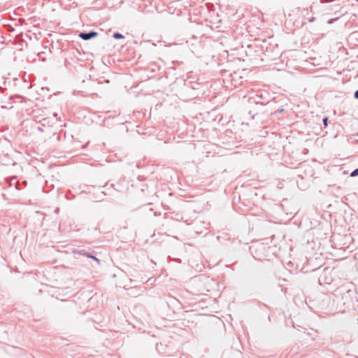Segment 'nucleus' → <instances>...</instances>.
Instances as JSON below:
<instances>
[{
    "instance_id": "nucleus-6",
    "label": "nucleus",
    "mask_w": 358,
    "mask_h": 358,
    "mask_svg": "<svg viewBox=\"0 0 358 358\" xmlns=\"http://www.w3.org/2000/svg\"><path fill=\"white\" fill-rule=\"evenodd\" d=\"M322 123L324 127H327L328 126L329 123V118L327 117H324L322 119Z\"/></svg>"
},
{
    "instance_id": "nucleus-11",
    "label": "nucleus",
    "mask_w": 358,
    "mask_h": 358,
    "mask_svg": "<svg viewBox=\"0 0 358 358\" xmlns=\"http://www.w3.org/2000/svg\"><path fill=\"white\" fill-rule=\"evenodd\" d=\"M111 187H113V188H114V189H115V190H117V191H118V192H121V191H122V189H117V188H115V186H114V185H113V184L111 185Z\"/></svg>"
},
{
    "instance_id": "nucleus-5",
    "label": "nucleus",
    "mask_w": 358,
    "mask_h": 358,
    "mask_svg": "<svg viewBox=\"0 0 358 358\" xmlns=\"http://www.w3.org/2000/svg\"><path fill=\"white\" fill-rule=\"evenodd\" d=\"M107 194H108L106 192H105V191H102V192H101V194H100L98 196H96V199L97 200H99V201H101V200H103V196H106V195H107Z\"/></svg>"
},
{
    "instance_id": "nucleus-13",
    "label": "nucleus",
    "mask_w": 358,
    "mask_h": 358,
    "mask_svg": "<svg viewBox=\"0 0 358 358\" xmlns=\"http://www.w3.org/2000/svg\"><path fill=\"white\" fill-rule=\"evenodd\" d=\"M256 106L258 107V106H262V105L259 106L258 103H256Z\"/></svg>"
},
{
    "instance_id": "nucleus-12",
    "label": "nucleus",
    "mask_w": 358,
    "mask_h": 358,
    "mask_svg": "<svg viewBox=\"0 0 358 358\" xmlns=\"http://www.w3.org/2000/svg\"><path fill=\"white\" fill-rule=\"evenodd\" d=\"M257 115V113H255V114H252V118H254V117H255V115Z\"/></svg>"
},
{
    "instance_id": "nucleus-1",
    "label": "nucleus",
    "mask_w": 358,
    "mask_h": 358,
    "mask_svg": "<svg viewBox=\"0 0 358 358\" xmlns=\"http://www.w3.org/2000/svg\"><path fill=\"white\" fill-rule=\"evenodd\" d=\"M74 256L82 255L87 258L94 259L98 265L100 264V260L94 255V251H92L90 248H76L73 250Z\"/></svg>"
},
{
    "instance_id": "nucleus-14",
    "label": "nucleus",
    "mask_w": 358,
    "mask_h": 358,
    "mask_svg": "<svg viewBox=\"0 0 358 358\" xmlns=\"http://www.w3.org/2000/svg\"><path fill=\"white\" fill-rule=\"evenodd\" d=\"M357 1H358V0H356Z\"/></svg>"
},
{
    "instance_id": "nucleus-15",
    "label": "nucleus",
    "mask_w": 358,
    "mask_h": 358,
    "mask_svg": "<svg viewBox=\"0 0 358 358\" xmlns=\"http://www.w3.org/2000/svg\"><path fill=\"white\" fill-rule=\"evenodd\" d=\"M357 136H358V132H357Z\"/></svg>"
},
{
    "instance_id": "nucleus-8",
    "label": "nucleus",
    "mask_w": 358,
    "mask_h": 358,
    "mask_svg": "<svg viewBox=\"0 0 358 358\" xmlns=\"http://www.w3.org/2000/svg\"><path fill=\"white\" fill-rule=\"evenodd\" d=\"M337 20H338V17L329 19V20L327 21V23H328V24H332V23H334L335 21H336Z\"/></svg>"
},
{
    "instance_id": "nucleus-2",
    "label": "nucleus",
    "mask_w": 358,
    "mask_h": 358,
    "mask_svg": "<svg viewBox=\"0 0 358 358\" xmlns=\"http://www.w3.org/2000/svg\"><path fill=\"white\" fill-rule=\"evenodd\" d=\"M98 35V33L95 31H90L89 32H80L79 34V37L84 41L90 40Z\"/></svg>"
},
{
    "instance_id": "nucleus-4",
    "label": "nucleus",
    "mask_w": 358,
    "mask_h": 358,
    "mask_svg": "<svg viewBox=\"0 0 358 358\" xmlns=\"http://www.w3.org/2000/svg\"><path fill=\"white\" fill-rule=\"evenodd\" d=\"M113 37L115 39H122V38H124V36L121 33H119V32H115L113 35Z\"/></svg>"
},
{
    "instance_id": "nucleus-10",
    "label": "nucleus",
    "mask_w": 358,
    "mask_h": 358,
    "mask_svg": "<svg viewBox=\"0 0 358 358\" xmlns=\"http://www.w3.org/2000/svg\"><path fill=\"white\" fill-rule=\"evenodd\" d=\"M354 97L355 99H358V90L355 92Z\"/></svg>"
},
{
    "instance_id": "nucleus-9",
    "label": "nucleus",
    "mask_w": 358,
    "mask_h": 358,
    "mask_svg": "<svg viewBox=\"0 0 358 358\" xmlns=\"http://www.w3.org/2000/svg\"><path fill=\"white\" fill-rule=\"evenodd\" d=\"M283 111H284V109H283V108H280V109L277 110L275 112V114L282 113Z\"/></svg>"
},
{
    "instance_id": "nucleus-3",
    "label": "nucleus",
    "mask_w": 358,
    "mask_h": 358,
    "mask_svg": "<svg viewBox=\"0 0 358 358\" xmlns=\"http://www.w3.org/2000/svg\"><path fill=\"white\" fill-rule=\"evenodd\" d=\"M336 295H344L346 294H349L350 292V289H346L345 288H340L337 289L336 291Z\"/></svg>"
},
{
    "instance_id": "nucleus-7",
    "label": "nucleus",
    "mask_w": 358,
    "mask_h": 358,
    "mask_svg": "<svg viewBox=\"0 0 358 358\" xmlns=\"http://www.w3.org/2000/svg\"><path fill=\"white\" fill-rule=\"evenodd\" d=\"M358 176V168L355 169L354 171H352L350 173L351 177H356Z\"/></svg>"
}]
</instances>
